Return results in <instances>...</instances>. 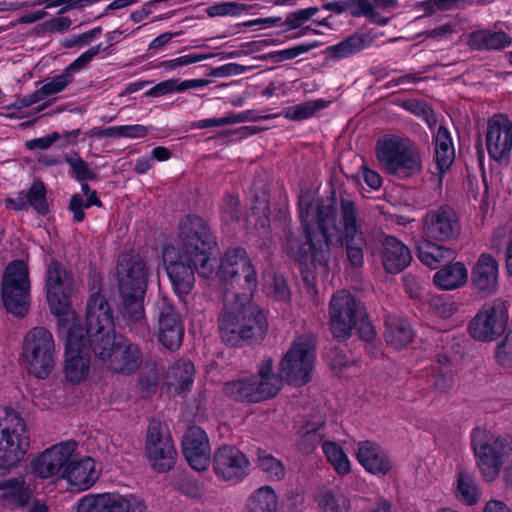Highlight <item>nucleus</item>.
Segmentation results:
<instances>
[{"label": "nucleus", "instance_id": "obj_33", "mask_svg": "<svg viewBox=\"0 0 512 512\" xmlns=\"http://www.w3.org/2000/svg\"><path fill=\"white\" fill-rule=\"evenodd\" d=\"M195 368L190 361L179 360L167 372L166 384L173 395H180L193 384Z\"/></svg>", "mask_w": 512, "mask_h": 512}, {"label": "nucleus", "instance_id": "obj_63", "mask_svg": "<svg viewBox=\"0 0 512 512\" xmlns=\"http://www.w3.org/2000/svg\"><path fill=\"white\" fill-rule=\"evenodd\" d=\"M223 214L227 220H236L240 216L239 200L234 196H227L223 203Z\"/></svg>", "mask_w": 512, "mask_h": 512}, {"label": "nucleus", "instance_id": "obj_10", "mask_svg": "<svg viewBox=\"0 0 512 512\" xmlns=\"http://www.w3.org/2000/svg\"><path fill=\"white\" fill-rule=\"evenodd\" d=\"M315 338L311 334L296 337L280 364L282 377L294 386H302L311 380L315 366Z\"/></svg>", "mask_w": 512, "mask_h": 512}, {"label": "nucleus", "instance_id": "obj_9", "mask_svg": "<svg viewBox=\"0 0 512 512\" xmlns=\"http://www.w3.org/2000/svg\"><path fill=\"white\" fill-rule=\"evenodd\" d=\"M45 291L50 311L59 317V326H62L64 319L70 318V316H73L74 319H67L69 324L79 323L77 314L70 307L74 280L72 274L63 264L51 261L47 265Z\"/></svg>", "mask_w": 512, "mask_h": 512}, {"label": "nucleus", "instance_id": "obj_20", "mask_svg": "<svg viewBox=\"0 0 512 512\" xmlns=\"http://www.w3.org/2000/svg\"><path fill=\"white\" fill-rule=\"evenodd\" d=\"M77 443L69 440L47 448L30 461L31 473L41 479H60L66 464L76 451Z\"/></svg>", "mask_w": 512, "mask_h": 512}, {"label": "nucleus", "instance_id": "obj_53", "mask_svg": "<svg viewBox=\"0 0 512 512\" xmlns=\"http://www.w3.org/2000/svg\"><path fill=\"white\" fill-rule=\"evenodd\" d=\"M29 205L38 213L45 214L48 210L46 189L42 182H34L27 192Z\"/></svg>", "mask_w": 512, "mask_h": 512}, {"label": "nucleus", "instance_id": "obj_26", "mask_svg": "<svg viewBox=\"0 0 512 512\" xmlns=\"http://www.w3.org/2000/svg\"><path fill=\"white\" fill-rule=\"evenodd\" d=\"M182 453L189 465L196 471H204L210 464V445L206 432L193 426L182 439Z\"/></svg>", "mask_w": 512, "mask_h": 512}, {"label": "nucleus", "instance_id": "obj_61", "mask_svg": "<svg viewBox=\"0 0 512 512\" xmlns=\"http://www.w3.org/2000/svg\"><path fill=\"white\" fill-rule=\"evenodd\" d=\"M61 138L58 132H53L45 137L35 138L26 142L25 146L29 150L48 149L53 143Z\"/></svg>", "mask_w": 512, "mask_h": 512}, {"label": "nucleus", "instance_id": "obj_27", "mask_svg": "<svg viewBox=\"0 0 512 512\" xmlns=\"http://www.w3.org/2000/svg\"><path fill=\"white\" fill-rule=\"evenodd\" d=\"M98 477L95 461L90 457H84L77 461L70 459L60 474V479L65 480L71 489L77 491L89 489Z\"/></svg>", "mask_w": 512, "mask_h": 512}, {"label": "nucleus", "instance_id": "obj_41", "mask_svg": "<svg viewBox=\"0 0 512 512\" xmlns=\"http://www.w3.org/2000/svg\"><path fill=\"white\" fill-rule=\"evenodd\" d=\"M385 338L387 343L396 349L407 346L413 338L409 322L402 318L390 317L386 321Z\"/></svg>", "mask_w": 512, "mask_h": 512}, {"label": "nucleus", "instance_id": "obj_19", "mask_svg": "<svg viewBox=\"0 0 512 512\" xmlns=\"http://www.w3.org/2000/svg\"><path fill=\"white\" fill-rule=\"evenodd\" d=\"M330 329L337 339L350 337L359 317H362L360 304L347 291L335 293L330 301Z\"/></svg>", "mask_w": 512, "mask_h": 512}, {"label": "nucleus", "instance_id": "obj_23", "mask_svg": "<svg viewBox=\"0 0 512 512\" xmlns=\"http://www.w3.org/2000/svg\"><path fill=\"white\" fill-rule=\"evenodd\" d=\"M486 148L497 162L507 160L512 152V122L504 115H495L489 121L486 132Z\"/></svg>", "mask_w": 512, "mask_h": 512}, {"label": "nucleus", "instance_id": "obj_28", "mask_svg": "<svg viewBox=\"0 0 512 512\" xmlns=\"http://www.w3.org/2000/svg\"><path fill=\"white\" fill-rule=\"evenodd\" d=\"M143 362V354L138 344L127 339L117 342V348L105 365L109 370L124 375L135 373Z\"/></svg>", "mask_w": 512, "mask_h": 512}, {"label": "nucleus", "instance_id": "obj_58", "mask_svg": "<svg viewBox=\"0 0 512 512\" xmlns=\"http://www.w3.org/2000/svg\"><path fill=\"white\" fill-rule=\"evenodd\" d=\"M149 130V127L140 124L118 125L114 126V138H144L148 135Z\"/></svg>", "mask_w": 512, "mask_h": 512}, {"label": "nucleus", "instance_id": "obj_44", "mask_svg": "<svg viewBox=\"0 0 512 512\" xmlns=\"http://www.w3.org/2000/svg\"><path fill=\"white\" fill-rule=\"evenodd\" d=\"M366 48L365 40L360 35H352L338 44L325 49L327 57L335 60L350 57Z\"/></svg>", "mask_w": 512, "mask_h": 512}, {"label": "nucleus", "instance_id": "obj_24", "mask_svg": "<svg viewBox=\"0 0 512 512\" xmlns=\"http://www.w3.org/2000/svg\"><path fill=\"white\" fill-rule=\"evenodd\" d=\"M474 292L482 298L497 293L499 289V264L494 256L482 253L471 271Z\"/></svg>", "mask_w": 512, "mask_h": 512}, {"label": "nucleus", "instance_id": "obj_7", "mask_svg": "<svg viewBox=\"0 0 512 512\" xmlns=\"http://www.w3.org/2000/svg\"><path fill=\"white\" fill-rule=\"evenodd\" d=\"M375 154L381 167L389 174L407 176L421 169L420 154L408 138L384 135L376 142Z\"/></svg>", "mask_w": 512, "mask_h": 512}, {"label": "nucleus", "instance_id": "obj_4", "mask_svg": "<svg viewBox=\"0 0 512 512\" xmlns=\"http://www.w3.org/2000/svg\"><path fill=\"white\" fill-rule=\"evenodd\" d=\"M117 276L123 301V318L130 330H138L145 325L143 306L147 282L145 263L138 255L122 254L118 260Z\"/></svg>", "mask_w": 512, "mask_h": 512}, {"label": "nucleus", "instance_id": "obj_18", "mask_svg": "<svg viewBox=\"0 0 512 512\" xmlns=\"http://www.w3.org/2000/svg\"><path fill=\"white\" fill-rule=\"evenodd\" d=\"M142 499L134 494L104 492L88 494L77 502L76 512H145Z\"/></svg>", "mask_w": 512, "mask_h": 512}, {"label": "nucleus", "instance_id": "obj_36", "mask_svg": "<svg viewBox=\"0 0 512 512\" xmlns=\"http://www.w3.org/2000/svg\"><path fill=\"white\" fill-rule=\"evenodd\" d=\"M467 279V269L461 262H455L440 269L433 277L435 285L442 290L457 289L465 285Z\"/></svg>", "mask_w": 512, "mask_h": 512}, {"label": "nucleus", "instance_id": "obj_6", "mask_svg": "<svg viewBox=\"0 0 512 512\" xmlns=\"http://www.w3.org/2000/svg\"><path fill=\"white\" fill-rule=\"evenodd\" d=\"M272 369V359L265 358L258 365L256 376L244 375L227 382L224 386L225 395L247 402H261L275 397L282 387V379Z\"/></svg>", "mask_w": 512, "mask_h": 512}, {"label": "nucleus", "instance_id": "obj_12", "mask_svg": "<svg viewBox=\"0 0 512 512\" xmlns=\"http://www.w3.org/2000/svg\"><path fill=\"white\" fill-rule=\"evenodd\" d=\"M71 318L74 319L73 316ZM59 329L66 342L65 378L72 384H79L88 377L90 371V354L84 343V330L79 323L69 324L67 318Z\"/></svg>", "mask_w": 512, "mask_h": 512}, {"label": "nucleus", "instance_id": "obj_8", "mask_svg": "<svg viewBox=\"0 0 512 512\" xmlns=\"http://www.w3.org/2000/svg\"><path fill=\"white\" fill-rule=\"evenodd\" d=\"M56 345L53 334L42 326L24 335L21 359L28 372L39 379L47 378L55 367Z\"/></svg>", "mask_w": 512, "mask_h": 512}, {"label": "nucleus", "instance_id": "obj_49", "mask_svg": "<svg viewBox=\"0 0 512 512\" xmlns=\"http://www.w3.org/2000/svg\"><path fill=\"white\" fill-rule=\"evenodd\" d=\"M74 80V75L66 69L59 75H56L46 81L39 89L43 99L47 96L62 92Z\"/></svg>", "mask_w": 512, "mask_h": 512}, {"label": "nucleus", "instance_id": "obj_15", "mask_svg": "<svg viewBox=\"0 0 512 512\" xmlns=\"http://www.w3.org/2000/svg\"><path fill=\"white\" fill-rule=\"evenodd\" d=\"M2 300L6 310L23 316L30 304V279L27 264L14 260L5 269L2 281Z\"/></svg>", "mask_w": 512, "mask_h": 512}, {"label": "nucleus", "instance_id": "obj_46", "mask_svg": "<svg viewBox=\"0 0 512 512\" xmlns=\"http://www.w3.org/2000/svg\"><path fill=\"white\" fill-rule=\"evenodd\" d=\"M261 118L262 117L260 116H254L252 111H244L237 114H229L227 116L220 118H208L198 120L193 124V127L198 129H206L211 127H220L224 125L242 123L249 120L256 121Z\"/></svg>", "mask_w": 512, "mask_h": 512}, {"label": "nucleus", "instance_id": "obj_17", "mask_svg": "<svg viewBox=\"0 0 512 512\" xmlns=\"http://www.w3.org/2000/svg\"><path fill=\"white\" fill-rule=\"evenodd\" d=\"M145 454L151 467L158 472H165L173 467L177 453L164 423L155 420L150 422L146 434Z\"/></svg>", "mask_w": 512, "mask_h": 512}, {"label": "nucleus", "instance_id": "obj_22", "mask_svg": "<svg viewBox=\"0 0 512 512\" xmlns=\"http://www.w3.org/2000/svg\"><path fill=\"white\" fill-rule=\"evenodd\" d=\"M249 467L250 463L245 454L233 445H224L214 453V472L225 481H242L249 474Z\"/></svg>", "mask_w": 512, "mask_h": 512}, {"label": "nucleus", "instance_id": "obj_52", "mask_svg": "<svg viewBox=\"0 0 512 512\" xmlns=\"http://www.w3.org/2000/svg\"><path fill=\"white\" fill-rule=\"evenodd\" d=\"M65 161L71 167L73 174L78 181L91 180L95 178V173L77 152L67 153L65 155Z\"/></svg>", "mask_w": 512, "mask_h": 512}, {"label": "nucleus", "instance_id": "obj_48", "mask_svg": "<svg viewBox=\"0 0 512 512\" xmlns=\"http://www.w3.org/2000/svg\"><path fill=\"white\" fill-rule=\"evenodd\" d=\"M257 466L269 479L281 480L285 476L286 470L283 463L266 451H258Z\"/></svg>", "mask_w": 512, "mask_h": 512}, {"label": "nucleus", "instance_id": "obj_42", "mask_svg": "<svg viewBox=\"0 0 512 512\" xmlns=\"http://www.w3.org/2000/svg\"><path fill=\"white\" fill-rule=\"evenodd\" d=\"M455 496L462 503L471 506L478 502L481 491L475 477L466 470H460L455 480Z\"/></svg>", "mask_w": 512, "mask_h": 512}, {"label": "nucleus", "instance_id": "obj_31", "mask_svg": "<svg viewBox=\"0 0 512 512\" xmlns=\"http://www.w3.org/2000/svg\"><path fill=\"white\" fill-rule=\"evenodd\" d=\"M411 261L409 249L398 239L387 236L382 241L381 262L389 273H399Z\"/></svg>", "mask_w": 512, "mask_h": 512}, {"label": "nucleus", "instance_id": "obj_55", "mask_svg": "<svg viewBox=\"0 0 512 512\" xmlns=\"http://www.w3.org/2000/svg\"><path fill=\"white\" fill-rule=\"evenodd\" d=\"M181 82L179 79H167L161 81L146 91L148 97H162L172 93H181Z\"/></svg>", "mask_w": 512, "mask_h": 512}, {"label": "nucleus", "instance_id": "obj_40", "mask_svg": "<svg viewBox=\"0 0 512 512\" xmlns=\"http://www.w3.org/2000/svg\"><path fill=\"white\" fill-rule=\"evenodd\" d=\"M356 9L352 13L354 16H366L372 22L379 25H386L389 21V18L383 17L380 15L378 10L389 11L397 8L398 1L397 0H373L372 2L369 0H357L356 1Z\"/></svg>", "mask_w": 512, "mask_h": 512}, {"label": "nucleus", "instance_id": "obj_39", "mask_svg": "<svg viewBox=\"0 0 512 512\" xmlns=\"http://www.w3.org/2000/svg\"><path fill=\"white\" fill-rule=\"evenodd\" d=\"M511 38L504 32L479 30L470 34L468 44L475 50H498L511 44Z\"/></svg>", "mask_w": 512, "mask_h": 512}, {"label": "nucleus", "instance_id": "obj_3", "mask_svg": "<svg viewBox=\"0 0 512 512\" xmlns=\"http://www.w3.org/2000/svg\"><path fill=\"white\" fill-rule=\"evenodd\" d=\"M251 297L237 295L236 300L219 315L220 338L230 346H239L252 339H262L267 333L266 315Z\"/></svg>", "mask_w": 512, "mask_h": 512}, {"label": "nucleus", "instance_id": "obj_54", "mask_svg": "<svg viewBox=\"0 0 512 512\" xmlns=\"http://www.w3.org/2000/svg\"><path fill=\"white\" fill-rule=\"evenodd\" d=\"M206 58V55L186 54L177 58L161 61L158 67L165 72H171L179 68L203 61Z\"/></svg>", "mask_w": 512, "mask_h": 512}, {"label": "nucleus", "instance_id": "obj_30", "mask_svg": "<svg viewBox=\"0 0 512 512\" xmlns=\"http://www.w3.org/2000/svg\"><path fill=\"white\" fill-rule=\"evenodd\" d=\"M356 458L361 466L373 475H386L392 469V463L386 452L372 441L358 443Z\"/></svg>", "mask_w": 512, "mask_h": 512}, {"label": "nucleus", "instance_id": "obj_47", "mask_svg": "<svg viewBox=\"0 0 512 512\" xmlns=\"http://www.w3.org/2000/svg\"><path fill=\"white\" fill-rule=\"evenodd\" d=\"M326 106L327 102L321 99L308 101L286 108L283 115L287 119L301 121L312 117L317 111L325 108Z\"/></svg>", "mask_w": 512, "mask_h": 512}, {"label": "nucleus", "instance_id": "obj_5", "mask_svg": "<svg viewBox=\"0 0 512 512\" xmlns=\"http://www.w3.org/2000/svg\"><path fill=\"white\" fill-rule=\"evenodd\" d=\"M471 447L484 481H495L504 470L506 481L512 483V442L506 443L491 431L478 427L471 432Z\"/></svg>", "mask_w": 512, "mask_h": 512}, {"label": "nucleus", "instance_id": "obj_38", "mask_svg": "<svg viewBox=\"0 0 512 512\" xmlns=\"http://www.w3.org/2000/svg\"><path fill=\"white\" fill-rule=\"evenodd\" d=\"M455 150L449 131L439 127L435 135V160L439 173L442 175L452 165Z\"/></svg>", "mask_w": 512, "mask_h": 512}, {"label": "nucleus", "instance_id": "obj_51", "mask_svg": "<svg viewBox=\"0 0 512 512\" xmlns=\"http://www.w3.org/2000/svg\"><path fill=\"white\" fill-rule=\"evenodd\" d=\"M264 289L269 296L281 301L287 300L290 295L286 281L275 275L264 276Z\"/></svg>", "mask_w": 512, "mask_h": 512}, {"label": "nucleus", "instance_id": "obj_25", "mask_svg": "<svg viewBox=\"0 0 512 512\" xmlns=\"http://www.w3.org/2000/svg\"><path fill=\"white\" fill-rule=\"evenodd\" d=\"M158 341L170 351L177 350L183 339L184 328L178 313L173 305L166 299L159 304Z\"/></svg>", "mask_w": 512, "mask_h": 512}, {"label": "nucleus", "instance_id": "obj_59", "mask_svg": "<svg viewBox=\"0 0 512 512\" xmlns=\"http://www.w3.org/2000/svg\"><path fill=\"white\" fill-rule=\"evenodd\" d=\"M72 26V20L68 16H64L62 14H57V16L44 21L41 24V28L45 33L56 34V33H64L70 30Z\"/></svg>", "mask_w": 512, "mask_h": 512}, {"label": "nucleus", "instance_id": "obj_45", "mask_svg": "<svg viewBox=\"0 0 512 512\" xmlns=\"http://www.w3.org/2000/svg\"><path fill=\"white\" fill-rule=\"evenodd\" d=\"M253 8V5L238 1H221L208 6L205 12L210 17H238Z\"/></svg>", "mask_w": 512, "mask_h": 512}, {"label": "nucleus", "instance_id": "obj_56", "mask_svg": "<svg viewBox=\"0 0 512 512\" xmlns=\"http://www.w3.org/2000/svg\"><path fill=\"white\" fill-rule=\"evenodd\" d=\"M106 47L103 44H98L90 47L88 50L83 52L73 62H71L65 69L72 73L85 68L101 51H105Z\"/></svg>", "mask_w": 512, "mask_h": 512}, {"label": "nucleus", "instance_id": "obj_2", "mask_svg": "<svg viewBox=\"0 0 512 512\" xmlns=\"http://www.w3.org/2000/svg\"><path fill=\"white\" fill-rule=\"evenodd\" d=\"M178 230L174 243L164 245L162 259L175 293L184 296L194 287V268L205 278L214 273L216 241L207 223L198 216L183 217Z\"/></svg>", "mask_w": 512, "mask_h": 512}, {"label": "nucleus", "instance_id": "obj_1", "mask_svg": "<svg viewBox=\"0 0 512 512\" xmlns=\"http://www.w3.org/2000/svg\"><path fill=\"white\" fill-rule=\"evenodd\" d=\"M300 218L306 242L300 244L297 239L290 237L286 247L289 254L301 265L307 269L310 266L325 268L330 258L329 244L344 240L351 264L355 267L362 266L366 239L353 201L341 200L342 229L337 223L336 208L331 203L320 204L316 201L304 207L301 201Z\"/></svg>", "mask_w": 512, "mask_h": 512}, {"label": "nucleus", "instance_id": "obj_14", "mask_svg": "<svg viewBox=\"0 0 512 512\" xmlns=\"http://www.w3.org/2000/svg\"><path fill=\"white\" fill-rule=\"evenodd\" d=\"M217 276L223 282H230L233 288L242 290V296H252L258 286L252 260L246 250L240 247L226 250Z\"/></svg>", "mask_w": 512, "mask_h": 512}, {"label": "nucleus", "instance_id": "obj_21", "mask_svg": "<svg viewBox=\"0 0 512 512\" xmlns=\"http://www.w3.org/2000/svg\"><path fill=\"white\" fill-rule=\"evenodd\" d=\"M422 229L425 237L445 242L456 239L461 227L455 211L443 205L425 214Z\"/></svg>", "mask_w": 512, "mask_h": 512}, {"label": "nucleus", "instance_id": "obj_34", "mask_svg": "<svg viewBox=\"0 0 512 512\" xmlns=\"http://www.w3.org/2000/svg\"><path fill=\"white\" fill-rule=\"evenodd\" d=\"M2 501L9 507L17 509L27 504L33 495V490L24 476L10 478L0 491Z\"/></svg>", "mask_w": 512, "mask_h": 512}, {"label": "nucleus", "instance_id": "obj_35", "mask_svg": "<svg viewBox=\"0 0 512 512\" xmlns=\"http://www.w3.org/2000/svg\"><path fill=\"white\" fill-rule=\"evenodd\" d=\"M429 238H420L415 242L417 257L427 266L437 267L442 261L453 258V251L449 248L440 246Z\"/></svg>", "mask_w": 512, "mask_h": 512}, {"label": "nucleus", "instance_id": "obj_13", "mask_svg": "<svg viewBox=\"0 0 512 512\" xmlns=\"http://www.w3.org/2000/svg\"><path fill=\"white\" fill-rule=\"evenodd\" d=\"M508 321V302L502 298H495L484 303L470 320L468 332L474 340L490 343L504 334Z\"/></svg>", "mask_w": 512, "mask_h": 512}, {"label": "nucleus", "instance_id": "obj_43", "mask_svg": "<svg viewBox=\"0 0 512 512\" xmlns=\"http://www.w3.org/2000/svg\"><path fill=\"white\" fill-rule=\"evenodd\" d=\"M246 512H277L278 497L270 486L255 490L247 499Z\"/></svg>", "mask_w": 512, "mask_h": 512}, {"label": "nucleus", "instance_id": "obj_57", "mask_svg": "<svg viewBox=\"0 0 512 512\" xmlns=\"http://www.w3.org/2000/svg\"><path fill=\"white\" fill-rule=\"evenodd\" d=\"M318 11L319 9L317 7H308L304 9H299L295 12H291L287 14L284 24L287 25L289 29L300 28L304 23L310 20Z\"/></svg>", "mask_w": 512, "mask_h": 512}, {"label": "nucleus", "instance_id": "obj_62", "mask_svg": "<svg viewBox=\"0 0 512 512\" xmlns=\"http://www.w3.org/2000/svg\"><path fill=\"white\" fill-rule=\"evenodd\" d=\"M246 71V67L237 63H228L214 68L209 76L212 77H227L231 75H240Z\"/></svg>", "mask_w": 512, "mask_h": 512}, {"label": "nucleus", "instance_id": "obj_50", "mask_svg": "<svg viewBox=\"0 0 512 512\" xmlns=\"http://www.w3.org/2000/svg\"><path fill=\"white\" fill-rule=\"evenodd\" d=\"M494 356L499 366L512 373V330L496 345Z\"/></svg>", "mask_w": 512, "mask_h": 512}, {"label": "nucleus", "instance_id": "obj_37", "mask_svg": "<svg viewBox=\"0 0 512 512\" xmlns=\"http://www.w3.org/2000/svg\"><path fill=\"white\" fill-rule=\"evenodd\" d=\"M314 501L320 512H349L350 500L340 491L320 487L314 495Z\"/></svg>", "mask_w": 512, "mask_h": 512}, {"label": "nucleus", "instance_id": "obj_29", "mask_svg": "<svg viewBox=\"0 0 512 512\" xmlns=\"http://www.w3.org/2000/svg\"><path fill=\"white\" fill-rule=\"evenodd\" d=\"M86 332L112 329L113 314L106 297L100 292H93L86 302Z\"/></svg>", "mask_w": 512, "mask_h": 512}, {"label": "nucleus", "instance_id": "obj_60", "mask_svg": "<svg viewBox=\"0 0 512 512\" xmlns=\"http://www.w3.org/2000/svg\"><path fill=\"white\" fill-rule=\"evenodd\" d=\"M314 46L307 44H299L293 47L274 51L270 53V58L276 62L294 59L302 54L309 52Z\"/></svg>", "mask_w": 512, "mask_h": 512}, {"label": "nucleus", "instance_id": "obj_64", "mask_svg": "<svg viewBox=\"0 0 512 512\" xmlns=\"http://www.w3.org/2000/svg\"><path fill=\"white\" fill-rule=\"evenodd\" d=\"M454 373L452 363L446 355H438L431 365V376Z\"/></svg>", "mask_w": 512, "mask_h": 512}, {"label": "nucleus", "instance_id": "obj_32", "mask_svg": "<svg viewBox=\"0 0 512 512\" xmlns=\"http://www.w3.org/2000/svg\"><path fill=\"white\" fill-rule=\"evenodd\" d=\"M114 327L99 331H89L84 333L85 346L92 350L95 356L102 360L106 365L117 348Z\"/></svg>", "mask_w": 512, "mask_h": 512}, {"label": "nucleus", "instance_id": "obj_11", "mask_svg": "<svg viewBox=\"0 0 512 512\" xmlns=\"http://www.w3.org/2000/svg\"><path fill=\"white\" fill-rule=\"evenodd\" d=\"M30 447V433L20 414L10 408L0 409V459L20 462Z\"/></svg>", "mask_w": 512, "mask_h": 512}, {"label": "nucleus", "instance_id": "obj_16", "mask_svg": "<svg viewBox=\"0 0 512 512\" xmlns=\"http://www.w3.org/2000/svg\"><path fill=\"white\" fill-rule=\"evenodd\" d=\"M325 421L322 416L307 424L299 446L305 452L311 451L316 444L322 442V450L327 461L339 475H346L351 470V463L343 448L334 441L324 440Z\"/></svg>", "mask_w": 512, "mask_h": 512}]
</instances>
